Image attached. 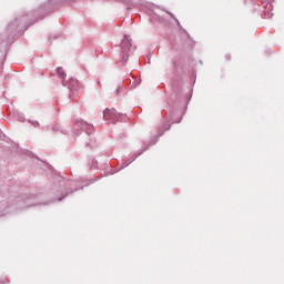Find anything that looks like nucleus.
I'll return each mask as SVG.
<instances>
[{
  "instance_id": "f257e3e1",
  "label": "nucleus",
  "mask_w": 284,
  "mask_h": 284,
  "mask_svg": "<svg viewBox=\"0 0 284 284\" xmlns=\"http://www.w3.org/2000/svg\"><path fill=\"white\" fill-rule=\"evenodd\" d=\"M103 119L106 121H116L119 119V113H116V110L114 109H106L103 112Z\"/></svg>"
},
{
  "instance_id": "f03ea898",
  "label": "nucleus",
  "mask_w": 284,
  "mask_h": 284,
  "mask_svg": "<svg viewBox=\"0 0 284 284\" xmlns=\"http://www.w3.org/2000/svg\"><path fill=\"white\" fill-rule=\"evenodd\" d=\"M68 88L69 90L77 91L81 89V83L79 82V80L72 78L68 81Z\"/></svg>"
},
{
  "instance_id": "7ed1b4c3",
  "label": "nucleus",
  "mask_w": 284,
  "mask_h": 284,
  "mask_svg": "<svg viewBox=\"0 0 284 284\" xmlns=\"http://www.w3.org/2000/svg\"><path fill=\"white\" fill-rule=\"evenodd\" d=\"M131 47H132V43L130 42V40L128 38H124L121 42V48L123 52H128Z\"/></svg>"
},
{
  "instance_id": "20e7f679",
  "label": "nucleus",
  "mask_w": 284,
  "mask_h": 284,
  "mask_svg": "<svg viewBox=\"0 0 284 284\" xmlns=\"http://www.w3.org/2000/svg\"><path fill=\"white\" fill-rule=\"evenodd\" d=\"M57 73L59 74V77H65V72H63L62 68H58Z\"/></svg>"
}]
</instances>
